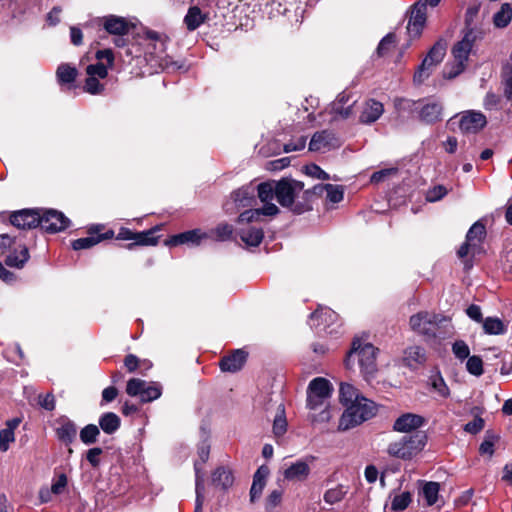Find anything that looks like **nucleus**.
<instances>
[{
	"label": "nucleus",
	"instance_id": "1a4fd4ad",
	"mask_svg": "<svg viewBox=\"0 0 512 512\" xmlns=\"http://www.w3.org/2000/svg\"><path fill=\"white\" fill-rule=\"evenodd\" d=\"M311 326L316 328L323 326V329L327 334L337 335L342 327V321L339 315L329 307L318 306L310 314Z\"/></svg>",
	"mask_w": 512,
	"mask_h": 512
},
{
	"label": "nucleus",
	"instance_id": "09e8293b",
	"mask_svg": "<svg viewBox=\"0 0 512 512\" xmlns=\"http://www.w3.org/2000/svg\"><path fill=\"white\" fill-rule=\"evenodd\" d=\"M412 501V495L410 492L405 491L399 495H395L391 502V509L399 512L404 511Z\"/></svg>",
	"mask_w": 512,
	"mask_h": 512
},
{
	"label": "nucleus",
	"instance_id": "774afa93",
	"mask_svg": "<svg viewBox=\"0 0 512 512\" xmlns=\"http://www.w3.org/2000/svg\"><path fill=\"white\" fill-rule=\"evenodd\" d=\"M306 174L320 180H329L330 176L320 166L310 164L305 167Z\"/></svg>",
	"mask_w": 512,
	"mask_h": 512
},
{
	"label": "nucleus",
	"instance_id": "603ef678",
	"mask_svg": "<svg viewBox=\"0 0 512 512\" xmlns=\"http://www.w3.org/2000/svg\"><path fill=\"white\" fill-rule=\"evenodd\" d=\"M452 353L459 361L470 357V348L464 340H456L451 347Z\"/></svg>",
	"mask_w": 512,
	"mask_h": 512
},
{
	"label": "nucleus",
	"instance_id": "bf43d9fd",
	"mask_svg": "<svg viewBox=\"0 0 512 512\" xmlns=\"http://www.w3.org/2000/svg\"><path fill=\"white\" fill-rule=\"evenodd\" d=\"M114 44L117 47H120V48H125L126 47L125 54L127 56H132V57H139L140 56L141 49L138 46H135L134 44H132V46L129 47L128 39L124 38V36H119L118 38H115L114 39Z\"/></svg>",
	"mask_w": 512,
	"mask_h": 512
},
{
	"label": "nucleus",
	"instance_id": "4c0bfd02",
	"mask_svg": "<svg viewBox=\"0 0 512 512\" xmlns=\"http://www.w3.org/2000/svg\"><path fill=\"white\" fill-rule=\"evenodd\" d=\"M195 469V493H196V499H195V508L194 512H202L203 511V503H204V480L203 477L200 475V467L198 466V463L196 462L194 464Z\"/></svg>",
	"mask_w": 512,
	"mask_h": 512
},
{
	"label": "nucleus",
	"instance_id": "20e7f679",
	"mask_svg": "<svg viewBox=\"0 0 512 512\" xmlns=\"http://www.w3.org/2000/svg\"><path fill=\"white\" fill-rule=\"evenodd\" d=\"M377 413L376 404L365 398H360L357 402H354L346 406L338 425L339 431H347L354 428L363 422L371 419Z\"/></svg>",
	"mask_w": 512,
	"mask_h": 512
},
{
	"label": "nucleus",
	"instance_id": "e433bc0d",
	"mask_svg": "<svg viewBox=\"0 0 512 512\" xmlns=\"http://www.w3.org/2000/svg\"><path fill=\"white\" fill-rule=\"evenodd\" d=\"M240 238L246 245L257 247L264 238V231L262 228L250 227L247 230H241Z\"/></svg>",
	"mask_w": 512,
	"mask_h": 512
},
{
	"label": "nucleus",
	"instance_id": "c03bdc74",
	"mask_svg": "<svg viewBox=\"0 0 512 512\" xmlns=\"http://www.w3.org/2000/svg\"><path fill=\"white\" fill-rule=\"evenodd\" d=\"M258 197L261 202H269L276 198V181L262 182L257 186Z\"/></svg>",
	"mask_w": 512,
	"mask_h": 512
},
{
	"label": "nucleus",
	"instance_id": "bb28decb",
	"mask_svg": "<svg viewBox=\"0 0 512 512\" xmlns=\"http://www.w3.org/2000/svg\"><path fill=\"white\" fill-rule=\"evenodd\" d=\"M419 101H415L412 99H408L405 97H395L393 100L394 110L397 114L398 118L408 119L414 115L417 111V103Z\"/></svg>",
	"mask_w": 512,
	"mask_h": 512
},
{
	"label": "nucleus",
	"instance_id": "f8f14e48",
	"mask_svg": "<svg viewBox=\"0 0 512 512\" xmlns=\"http://www.w3.org/2000/svg\"><path fill=\"white\" fill-rule=\"evenodd\" d=\"M54 431L57 440L65 446H69L76 441L78 427L68 416L61 415L55 420Z\"/></svg>",
	"mask_w": 512,
	"mask_h": 512
},
{
	"label": "nucleus",
	"instance_id": "473e14b6",
	"mask_svg": "<svg viewBox=\"0 0 512 512\" xmlns=\"http://www.w3.org/2000/svg\"><path fill=\"white\" fill-rule=\"evenodd\" d=\"M365 398L357 388L349 383H341L339 388V400L343 406L350 405L354 402Z\"/></svg>",
	"mask_w": 512,
	"mask_h": 512
},
{
	"label": "nucleus",
	"instance_id": "5701e85b",
	"mask_svg": "<svg viewBox=\"0 0 512 512\" xmlns=\"http://www.w3.org/2000/svg\"><path fill=\"white\" fill-rule=\"evenodd\" d=\"M30 254L26 245L17 244L7 252L4 263L8 267L21 269L29 260Z\"/></svg>",
	"mask_w": 512,
	"mask_h": 512
},
{
	"label": "nucleus",
	"instance_id": "c756f323",
	"mask_svg": "<svg viewBox=\"0 0 512 512\" xmlns=\"http://www.w3.org/2000/svg\"><path fill=\"white\" fill-rule=\"evenodd\" d=\"M307 391L315 394L313 397L328 398L332 393V386L329 380L316 377L309 383Z\"/></svg>",
	"mask_w": 512,
	"mask_h": 512
},
{
	"label": "nucleus",
	"instance_id": "37998d69",
	"mask_svg": "<svg viewBox=\"0 0 512 512\" xmlns=\"http://www.w3.org/2000/svg\"><path fill=\"white\" fill-rule=\"evenodd\" d=\"M487 235L485 224L478 220L468 230L466 234V240L474 243L476 240L479 244L483 243Z\"/></svg>",
	"mask_w": 512,
	"mask_h": 512
},
{
	"label": "nucleus",
	"instance_id": "5fc2aeb1",
	"mask_svg": "<svg viewBox=\"0 0 512 512\" xmlns=\"http://www.w3.org/2000/svg\"><path fill=\"white\" fill-rule=\"evenodd\" d=\"M396 43V35L394 33H388L379 42L377 47V54L379 57L385 56L392 46Z\"/></svg>",
	"mask_w": 512,
	"mask_h": 512
},
{
	"label": "nucleus",
	"instance_id": "052dcab7",
	"mask_svg": "<svg viewBox=\"0 0 512 512\" xmlns=\"http://www.w3.org/2000/svg\"><path fill=\"white\" fill-rule=\"evenodd\" d=\"M432 387L439 393L443 398H447L450 395V390L447 384L445 383L443 377L440 373L431 378Z\"/></svg>",
	"mask_w": 512,
	"mask_h": 512
},
{
	"label": "nucleus",
	"instance_id": "f257e3e1",
	"mask_svg": "<svg viewBox=\"0 0 512 512\" xmlns=\"http://www.w3.org/2000/svg\"><path fill=\"white\" fill-rule=\"evenodd\" d=\"M160 230L161 225H156L144 231H133L128 227L122 226L115 235L114 230L108 229L106 224L93 223L86 227L87 237L72 240L71 248L75 251L90 249L105 240L114 238L119 241H131L126 245H119L128 250H133L136 246H155L159 241V236H156V232Z\"/></svg>",
	"mask_w": 512,
	"mask_h": 512
},
{
	"label": "nucleus",
	"instance_id": "58836bf2",
	"mask_svg": "<svg viewBox=\"0 0 512 512\" xmlns=\"http://www.w3.org/2000/svg\"><path fill=\"white\" fill-rule=\"evenodd\" d=\"M440 484L438 482H424L422 489L419 491V496L423 497L428 506L436 504L438 500Z\"/></svg>",
	"mask_w": 512,
	"mask_h": 512
},
{
	"label": "nucleus",
	"instance_id": "79ce46f5",
	"mask_svg": "<svg viewBox=\"0 0 512 512\" xmlns=\"http://www.w3.org/2000/svg\"><path fill=\"white\" fill-rule=\"evenodd\" d=\"M100 434V428L91 423L81 428L79 438L84 445L90 446L98 441Z\"/></svg>",
	"mask_w": 512,
	"mask_h": 512
},
{
	"label": "nucleus",
	"instance_id": "c85d7f7f",
	"mask_svg": "<svg viewBox=\"0 0 512 512\" xmlns=\"http://www.w3.org/2000/svg\"><path fill=\"white\" fill-rule=\"evenodd\" d=\"M310 474L309 465L302 460L293 463L284 471V477L287 480H305Z\"/></svg>",
	"mask_w": 512,
	"mask_h": 512
},
{
	"label": "nucleus",
	"instance_id": "39448f33",
	"mask_svg": "<svg viewBox=\"0 0 512 512\" xmlns=\"http://www.w3.org/2000/svg\"><path fill=\"white\" fill-rule=\"evenodd\" d=\"M426 443L427 435L423 431H416L390 443L387 452L392 457L410 460L423 450Z\"/></svg>",
	"mask_w": 512,
	"mask_h": 512
},
{
	"label": "nucleus",
	"instance_id": "6e6d98bb",
	"mask_svg": "<svg viewBox=\"0 0 512 512\" xmlns=\"http://www.w3.org/2000/svg\"><path fill=\"white\" fill-rule=\"evenodd\" d=\"M83 89L91 95H99L104 91L105 87L104 84L100 83L99 79L96 77L88 76L85 80Z\"/></svg>",
	"mask_w": 512,
	"mask_h": 512
},
{
	"label": "nucleus",
	"instance_id": "0eeeda50",
	"mask_svg": "<svg viewBox=\"0 0 512 512\" xmlns=\"http://www.w3.org/2000/svg\"><path fill=\"white\" fill-rule=\"evenodd\" d=\"M126 393L131 397H139L141 403L152 402L162 395V386L158 382H146L140 378L127 381Z\"/></svg>",
	"mask_w": 512,
	"mask_h": 512
},
{
	"label": "nucleus",
	"instance_id": "a878e982",
	"mask_svg": "<svg viewBox=\"0 0 512 512\" xmlns=\"http://www.w3.org/2000/svg\"><path fill=\"white\" fill-rule=\"evenodd\" d=\"M100 432L113 435L121 427V418L114 412H104L99 416L98 425Z\"/></svg>",
	"mask_w": 512,
	"mask_h": 512
},
{
	"label": "nucleus",
	"instance_id": "6e6552de",
	"mask_svg": "<svg viewBox=\"0 0 512 512\" xmlns=\"http://www.w3.org/2000/svg\"><path fill=\"white\" fill-rule=\"evenodd\" d=\"M39 226L48 234H56L70 227L71 220L61 211L56 209L40 208Z\"/></svg>",
	"mask_w": 512,
	"mask_h": 512
},
{
	"label": "nucleus",
	"instance_id": "680f3d73",
	"mask_svg": "<svg viewBox=\"0 0 512 512\" xmlns=\"http://www.w3.org/2000/svg\"><path fill=\"white\" fill-rule=\"evenodd\" d=\"M13 427H7L0 430V451L6 452L9 448V443L14 442Z\"/></svg>",
	"mask_w": 512,
	"mask_h": 512
},
{
	"label": "nucleus",
	"instance_id": "423d86ee",
	"mask_svg": "<svg viewBox=\"0 0 512 512\" xmlns=\"http://www.w3.org/2000/svg\"><path fill=\"white\" fill-rule=\"evenodd\" d=\"M445 321H448V318L443 315L419 312L410 317L409 324L414 332L427 339H435L439 325Z\"/></svg>",
	"mask_w": 512,
	"mask_h": 512
},
{
	"label": "nucleus",
	"instance_id": "cd10ccee",
	"mask_svg": "<svg viewBox=\"0 0 512 512\" xmlns=\"http://www.w3.org/2000/svg\"><path fill=\"white\" fill-rule=\"evenodd\" d=\"M404 362L410 368H417L426 362V351L423 347L414 345L405 349Z\"/></svg>",
	"mask_w": 512,
	"mask_h": 512
},
{
	"label": "nucleus",
	"instance_id": "72a5a7b5",
	"mask_svg": "<svg viewBox=\"0 0 512 512\" xmlns=\"http://www.w3.org/2000/svg\"><path fill=\"white\" fill-rule=\"evenodd\" d=\"M77 76V68L68 63H61L56 70L57 81L60 85H70L74 83Z\"/></svg>",
	"mask_w": 512,
	"mask_h": 512
},
{
	"label": "nucleus",
	"instance_id": "864d4df0",
	"mask_svg": "<svg viewBox=\"0 0 512 512\" xmlns=\"http://www.w3.org/2000/svg\"><path fill=\"white\" fill-rule=\"evenodd\" d=\"M108 68L110 67L107 64L98 61L95 64L88 65L86 67V73L88 76L105 79L108 76Z\"/></svg>",
	"mask_w": 512,
	"mask_h": 512
},
{
	"label": "nucleus",
	"instance_id": "0e129e2a",
	"mask_svg": "<svg viewBox=\"0 0 512 512\" xmlns=\"http://www.w3.org/2000/svg\"><path fill=\"white\" fill-rule=\"evenodd\" d=\"M103 449L101 447H93L87 450L85 458L93 468L100 466V455H102Z\"/></svg>",
	"mask_w": 512,
	"mask_h": 512
},
{
	"label": "nucleus",
	"instance_id": "ddd939ff",
	"mask_svg": "<svg viewBox=\"0 0 512 512\" xmlns=\"http://www.w3.org/2000/svg\"><path fill=\"white\" fill-rule=\"evenodd\" d=\"M427 20V9L424 2H416L410 8V17L407 24V31L413 38H418L422 34Z\"/></svg>",
	"mask_w": 512,
	"mask_h": 512
},
{
	"label": "nucleus",
	"instance_id": "9d476101",
	"mask_svg": "<svg viewBox=\"0 0 512 512\" xmlns=\"http://www.w3.org/2000/svg\"><path fill=\"white\" fill-rule=\"evenodd\" d=\"M446 54V44L443 40H438L428 51L426 57L414 73V81L422 83L431 74V68L442 62Z\"/></svg>",
	"mask_w": 512,
	"mask_h": 512
},
{
	"label": "nucleus",
	"instance_id": "e2e57ef3",
	"mask_svg": "<svg viewBox=\"0 0 512 512\" xmlns=\"http://www.w3.org/2000/svg\"><path fill=\"white\" fill-rule=\"evenodd\" d=\"M398 173L397 168H385L378 171H375L371 177L370 182L372 184H378L383 182L385 179H387L391 175H395Z\"/></svg>",
	"mask_w": 512,
	"mask_h": 512
},
{
	"label": "nucleus",
	"instance_id": "f03ea898",
	"mask_svg": "<svg viewBox=\"0 0 512 512\" xmlns=\"http://www.w3.org/2000/svg\"><path fill=\"white\" fill-rule=\"evenodd\" d=\"M479 10L480 4L470 5L466 9L464 15V26L461 30L462 38L457 41L451 49L454 62L450 67L446 65L443 72L444 78L446 79H454L465 71L469 56L473 51L474 44L477 41H482L485 37V30L475 21Z\"/></svg>",
	"mask_w": 512,
	"mask_h": 512
},
{
	"label": "nucleus",
	"instance_id": "c9c22d12",
	"mask_svg": "<svg viewBox=\"0 0 512 512\" xmlns=\"http://www.w3.org/2000/svg\"><path fill=\"white\" fill-rule=\"evenodd\" d=\"M482 326L488 335H503L507 332V325L498 317H486Z\"/></svg>",
	"mask_w": 512,
	"mask_h": 512
},
{
	"label": "nucleus",
	"instance_id": "9b49d317",
	"mask_svg": "<svg viewBox=\"0 0 512 512\" xmlns=\"http://www.w3.org/2000/svg\"><path fill=\"white\" fill-rule=\"evenodd\" d=\"M40 208H25L12 211L9 214V223L17 229L28 230L39 226Z\"/></svg>",
	"mask_w": 512,
	"mask_h": 512
},
{
	"label": "nucleus",
	"instance_id": "f704fd0d",
	"mask_svg": "<svg viewBox=\"0 0 512 512\" xmlns=\"http://www.w3.org/2000/svg\"><path fill=\"white\" fill-rule=\"evenodd\" d=\"M334 135L327 131L322 130L314 133L309 143L310 151H320L324 148H328L331 145Z\"/></svg>",
	"mask_w": 512,
	"mask_h": 512
},
{
	"label": "nucleus",
	"instance_id": "4be33fe9",
	"mask_svg": "<svg viewBox=\"0 0 512 512\" xmlns=\"http://www.w3.org/2000/svg\"><path fill=\"white\" fill-rule=\"evenodd\" d=\"M295 198L296 196L293 192V187L289 182V178H282L279 181H276V199L282 207L289 208L291 210Z\"/></svg>",
	"mask_w": 512,
	"mask_h": 512
},
{
	"label": "nucleus",
	"instance_id": "7c9ffc66",
	"mask_svg": "<svg viewBox=\"0 0 512 512\" xmlns=\"http://www.w3.org/2000/svg\"><path fill=\"white\" fill-rule=\"evenodd\" d=\"M208 19L198 6H191L184 17V23L189 31H194Z\"/></svg>",
	"mask_w": 512,
	"mask_h": 512
},
{
	"label": "nucleus",
	"instance_id": "4468645a",
	"mask_svg": "<svg viewBox=\"0 0 512 512\" xmlns=\"http://www.w3.org/2000/svg\"><path fill=\"white\" fill-rule=\"evenodd\" d=\"M487 124L486 116L480 111L470 110L463 113L458 121L462 133H477Z\"/></svg>",
	"mask_w": 512,
	"mask_h": 512
},
{
	"label": "nucleus",
	"instance_id": "3c124183",
	"mask_svg": "<svg viewBox=\"0 0 512 512\" xmlns=\"http://www.w3.org/2000/svg\"><path fill=\"white\" fill-rule=\"evenodd\" d=\"M347 491L343 485H338L335 488L328 489L323 496V499L328 504H335L340 502L346 495Z\"/></svg>",
	"mask_w": 512,
	"mask_h": 512
},
{
	"label": "nucleus",
	"instance_id": "338daca9",
	"mask_svg": "<svg viewBox=\"0 0 512 512\" xmlns=\"http://www.w3.org/2000/svg\"><path fill=\"white\" fill-rule=\"evenodd\" d=\"M484 419L480 416H475L472 421L465 424L464 430L470 434H477L484 428Z\"/></svg>",
	"mask_w": 512,
	"mask_h": 512
},
{
	"label": "nucleus",
	"instance_id": "4d7b16f0",
	"mask_svg": "<svg viewBox=\"0 0 512 512\" xmlns=\"http://www.w3.org/2000/svg\"><path fill=\"white\" fill-rule=\"evenodd\" d=\"M326 198L332 203H339L343 200L344 189L341 185L327 184L325 189Z\"/></svg>",
	"mask_w": 512,
	"mask_h": 512
},
{
	"label": "nucleus",
	"instance_id": "a18cd8bd",
	"mask_svg": "<svg viewBox=\"0 0 512 512\" xmlns=\"http://www.w3.org/2000/svg\"><path fill=\"white\" fill-rule=\"evenodd\" d=\"M287 431V420L284 405L280 404L273 422V433L276 437L283 436Z\"/></svg>",
	"mask_w": 512,
	"mask_h": 512
},
{
	"label": "nucleus",
	"instance_id": "de8ad7c7",
	"mask_svg": "<svg viewBox=\"0 0 512 512\" xmlns=\"http://www.w3.org/2000/svg\"><path fill=\"white\" fill-rule=\"evenodd\" d=\"M234 228L231 224L226 222L219 223L214 229L211 230V234L217 241H227L231 239Z\"/></svg>",
	"mask_w": 512,
	"mask_h": 512
},
{
	"label": "nucleus",
	"instance_id": "7ed1b4c3",
	"mask_svg": "<svg viewBox=\"0 0 512 512\" xmlns=\"http://www.w3.org/2000/svg\"><path fill=\"white\" fill-rule=\"evenodd\" d=\"M377 351L378 349L373 344L365 342L358 337L354 338L344 361L346 368L351 369L354 357H357L361 372L365 377L372 376L377 371Z\"/></svg>",
	"mask_w": 512,
	"mask_h": 512
},
{
	"label": "nucleus",
	"instance_id": "13d9d810",
	"mask_svg": "<svg viewBox=\"0 0 512 512\" xmlns=\"http://www.w3.org/2000/svg\"><path fill=\"white\" fill-rule=\"evenodd\" d=\"M283 491L276 489L270 492L265 500V509L268 512L273 511L282 502Z\"/></svg>",
	"mask_w": 512,
	"mask_h": 512
},
{
	"label": "nucleus",
	"instance_id": "dca6fc26",
	"mask_svg": "<svg viewBox=\"0 0 512 512\" xmlns=\"http://www.w3.org/2000/svg\"><path fill=\"white\" fill-rule=\"evenodd\" d=\"M103 28L111 35L125 36L129 33L133 25L124 17L117 15L104 16L101 19Z\"/></svg>",
	"mask_w": 512,
	"mask_h": 512
},
{
	"label": "nucleus",
	"instance_id": "49530a36",
	"mask_svg": "<svg viewBox=\"0 0 512 512\" xmlns=\"http://www.w3.org/2000/svg\"><path fill=\"white\" fill-rule=\"evenodd\" d=\"M311 202L312 197L309 194V192L305 190L301 196V199L298 201H294L291 211L297 215L310 211L313 209Z\"/></svg>",
	"mask_w": 512,
	"mask_h": 512
},
{
	"label": "nucleus",
	"instance_id": "ea45409f",
	"mask_svg": "<svg viewBox=\"0 0 512 512\" xmlns=\"http://www.w3.org/2000/svg\"><path fill=\"white\" fill-rule=\"evenodd\" d=\"M512 20V6L510 3H503L500 10L493 16V24L497 28L507 27Z\"/></svg>",
	"mask_w": 512,
	"mask_h": 512
},
{
	"label": "nucleus",
	"instance_id": "2eb2a0df",
	"mask_svg": "<svg viewBox=\"0 0 512 512\" xmlns=\"http://www.w3.org/2000/svg\"><path fill=\"white\" fill-rule=\"evenodd\" d=\"M248 352L244 349H235L223 356L219 361L222 372L236 373L246 364Z\"/></svg>",
	"mask_w": 512,
	"mask_h": 512
},
{
	"label": "nucleus",
	"instance_id": "b1692460",
	"mask_svg": "<svg viewBox=\"0 0 512 512\" xmlns=\"http://www.w3.org/2000/svg\"><path fill=\"white\" fill-rule=\"evenodd\" d=\"M443 107L439 102L427 103L419 111L420 121L426 124H435L442 121Z\"/></svg>",
	"mask_w": 512,
	"mask_h": 512
},
{
	"label": "nucleus",
	"instance_id": "aec40b11",
	"mask_svg": "<svg viewBox=\"0 0 512 512\" xmlns=\"http://www.w3.org/2000/svg\"><path fill=\"white\" fill-rule=\"evenodd\" d=\"M270 469L267 465H261L253 475V482L250 488V502L255 503L262 495L266 486Z\"/></svg>",
	"mask_w": 512,
	"mask_h": 512
},
{
	"label": "nucleus",
	"instance_id": "a19ab883",
	"mask_svg": "<svg viewBox=\"0 0 512 512\" xmlns=\"http://www.w3.org/2000/svg\"><path fill=\"white\" fill-rule=\"evenodd\" d=\"M500 435L494 430H487L485 432L484 440L479 446V453L481 455H488L492 457L494 454V446L499 441Z\"/></svg>",
	"mask_w": 512,
	"mask_h": 512
},
{
	"label": "nucleus",
	"instance_id": "a211bd4d",
	"mask_svg": "<svg viewBox=\"0 0 512 512\" xmlns=\"http://www.w3.org/2000/svg\"><path fill=\"white\" fill-rule=\"evenodd\" d=\"M204 238H207L206 233H202L200 229H192L170 236L164 241V244L169 247H176L187 243L198 245Z\"/></svg>",
	"mask_w": 512,
	"mask_h": 512
},
{
	"label": "nucleus",
	"instance_id": "8fccbe9b",
	"mask_svg": "<svg viewBox=\"0 0 512 512\" xmlns=\"http://www.w3.org/2000/svg\"><path fill=\"white\" fill-rule=\"evenodd\" d=\"M466 370L469 374L480 377L484 373L483 360L480 356L473 355L467 358Z\"/></svg>",
	"mask_w": 512,
	"mask_h": 512
},
{
	"label": "nucleus",
	"instance_id": "6ab92c4d",
	"mask_svg": "<svg viewBox=\"0 0 512 512\" xmlns=\"http://www.w3.org/2000/svg\"><path fill=\"white\" fill-rule=\"evenodd\" d=\"M384 113V105L373 98L364 102L363 110L359 116V122L362 124H372L376 122Z\"/></svg>",
	"mask_w": 512,
	"mask_h": 512
},
{
	"label": "nucleus",
	"instance_id": "412c9836",
	"mask_svg": "<svg viewBox=\"0 0 512 512\" xmlns=\"http://www.w3.org/2000/svg\"><path fill=\"white\" fill-rule=\"evenodd\" d=\"M425 422V419L417 414L405 413L398 417L394 424L393 430L397 432L407 433L412 430L420 428Z\"/></svg>",
	"mask_w": 512,
	"mask_h": 512
},
{
	"label": "nucleus",
	"instance_id": "393cba45",
	"mask_svg": "<svg viewBox=\"0 0 512 512\" xmlns=\"http://www.w3.org/2000/svg\"><path fill=\"white\" fill-rule=\"evenodd\" d=\"M211 481L214 486L226 491L233 485L234 475L230 468L219 466L213 471Z\"/></svg>",
	"mask_w": 512,
	"mask_h": 512
},
{
	"label": "nucleus",
	"instance_id": "69168bd1",
	"mask_svg": "<svg viewBox=\"0 0 512 512\" xmlns=\"http://www.w3.org/2000/svg\"><path fill=\"white\" fill-rule=\"evenodd\" d=\"M448 190L443 185H436L432 189H430L427 193V200L429 202H436L441 200L444 196H446Z\"/></svg>",
	"mask_w": 512,
	"mask_h": 512
},
{
	"label": "nucleus",
	"instance_id": "f3484780",
	"mask_svg": "<svg viewBox=\"0 0 512 512\" xmlns=\"http://www.w3.org/2000/svg\"><path fill=\"white\" fill-rule=\"evenodd\" d=\"M280 209L271 201L264 202V206L262 208L256 209H248L242 212L237 219V222L240 224L243 223H251L253 221H258L260 216H276L279 214Z\"/></svg>",
	"mask_w": 512,
	"mask_h": 512
},
{
	"label": "nucleus",
	"instance_id": "2f4dec72",
	"mask_svg": "<svg viewBox=\"0 0 512 512\" xmlns=\"http://www.w3.org/2000/svg\"><path fill=\"white\" fill-rule=\"evenodd\" d=\"M255 189L252 186H243L232 192L231 197L237 207H248L255 200Z\"/></svg>",
	"mask_w": 512,
	"mask_h": 512
}]
</instances>
